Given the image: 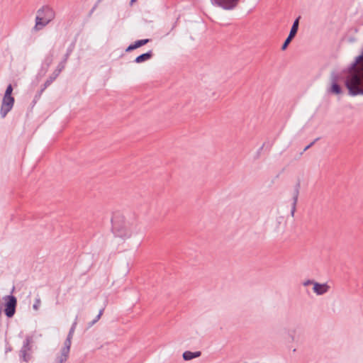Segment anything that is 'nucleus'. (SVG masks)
Returning a JSON list of instances; mask_svg holds the SVG:
<instances>
[{
	"instance_id": "nucleus-1",
	"label": "nucleus",
	"mask_w": 363,
	"mask_h": 363,
	"mask_svg": "<svg viewBox=\"0 0 363 363\" xmlns=\"http://www.w3.org/2000/svg\"><path fill=\"white\" fill-rule=\"evenodd\" d=\"M111 230L116 237L123 239L130 238L136 230V225L125 221V217L119 213H114L111 218Z\"/></svg>"
},
{
	"instance_id": "nucleus-2",
	"label": "nucleus",
	"mask_w": 363,
	"mask_h": 363,
	"mask_svg": "<svg viewBox=\"0 0 363 363\" xmlns=\"http://www.w3.org/2000/svg\"><path fill=\"white\" fill-rule=\"evenodd\" d=\"M55 17V12L52 7L45 5L37 11L35 30H40L50 23Z\"/></svg>"
},
{
	"instance_id": "nucleus-3",
	"label": "nucleus",
	"mask_w": 363,
	"mask_h": 363,
	"mask_svg": "<svg viewBox=\"0 0 363 363\" xmlns=\"http://www.w3.org/2000/svg\"><path fill=\"white\" fill-rule=\"evenodd\" d=\"M4 312L8 318H11L16 313L17 298L13 295H7L4 298Z\"/></svg>"
},
{
	"instance_id": "nucleus-4",
	"label": "nucleus",
	"mask_w": 363,
	"mask_h": 363,
	"mask_svg": "<svg viewBox=\"0 0 363 363\" xmlns=\"http://www.w3.org/2000/svg\"><path fill=\"white\" fill-rule=\"evenodd\" d=\"M14 101L15 99L12 96H4L0 109V115L2 118H5L12 109Z\"/></svg>"
},
{
	"instance_id": "nucleus-5",
	"label": "nucleus",
	"mask_w": 363,
	"mask_h": 363,
	"mask_svg": "<svg viewBox=\"0 0 363 363\" xmlns=\"http://www.w3.org/2000/svg\"><path fill=\"white\" fill-rule=\"evenodd\" d=\"M213 6L224 10H233L237 7L240 0H211Z\"/></svg>"
},
{
	"instance_id": "nucleus-6",
	"label": "nucleus",
	"mask_w": 363,
	"mask_h": 363,
	"mask_svg": "<svg viewBox=\"0 0 363 363\" xmlns=\"http://www.w3.org/2000/svg\"><path fill=\"white\" fill-rule=\"evenodd\" d=\"M300 18H301V16H298L294 21L293 25H292V26L291 28L288 37L286 38V39L285 40V41L284 42L282 46H281V50H286L289 44L291 42V40L294 39V38L296 35L297 31L298 30V25H299V20H300Z\"/></svg>"
},
{
	"instance_id": "nucleus-7",
	"label": "nucleus",
	"mask_w": 363,
	"mask_h": 363,
	"mask_svg": "<svg viewBox=\"0 0 363 363\" xmlns=\"http://www.w3.org/2000/svg\"><path fill=\"white\" fill-rule=\"evenodd\" d=\"M338 79L339 75L335 72H333L331 74L330 80H331V87L330 91L335 94H340L342 93V89L340 86L338 84Z\"/></svg>"
},
{
	"instance_id": "nucleus-8",
	"label": "nucleus",
	"mask_w": 363,
	"mask_h": 363,
	"mask_svg": "<svg viewBox=\"0 0 363 363\" xmlns=\"http://www.w3.org/2000/svg\"><path fill=\"white\" fill-rule=\"evenodd\" d=\"M301 185L300 183H296L294 186V188L291 192V196H292V205H291V215L292 216H294V213L296 209V204L298 201V198L299 195V191H300Z\"/></svg>"
},
{
	"instance_id": "nucleus-9",
	"label": "nucleus",
	"mask_w": 363,
	"mask_h": 363,
	"mask_svg": "<svg viewBox=\"0 0 363 363\" xmlns=\"http://www.w3.org/2000/svg\"><path fill=\"white\" fill-rule=\"evenodd\" d=\"M330 286L326 284L313 283V290L317 295H323L328 291Z\"/></svg>"
},
{
	"instance_id": "nucleus-10",
	"label": "nucleus",
	"mask_w": 363,
	"mask_h": 363,
	"mask_svg": "<svg viewBox=\"0 0 363 363\" xmlns=\"http://www.w3.org/2000/svg\"><path fill=\"white\" fill-rule=\"evenodd\" d=\"M150 41V39H148V38L136 40L135 42H134V43L130 44L129 46H128V48L125 49V52H131L138 48H140V47L146 45Z\"/></svg>"
},
{
	"instance_id": "nucleus-11",
	"label": "nucleus",
	"mask_w": 363,
	"mask_h": 363,
	"mask_svg": "<svg viewBox=\"0 0 363 363\" xmlns=\"http://www.w3.org/2000/svg\"><path fill=\"white\" fill-rule=\"evenodd\" d=\"M152 55H153L152 51L149 50L148 52L143 53V54L138 56L137 57H135V59L134 60V62L135 63H142L143 62H145V61L151 59Z\"/></svg>"
},
{
	"instance_id": "nucleus-12",
	"label": "nucleus",
	"mask_w": 363,
	"mask_h": 363,
	"mask_svg": "<svg viewBox=\"0 0 363 363\" xmlns=\"http://www.w3.org/2000/svg\"><path fill=\"white\" fill-rule=\"evenodd\" d=\"M201 355V352L196 351V352H191V351H185L183 354V359L185 361H189L194 358L199 357Z\"/></svg>"
},
{
	"instance_id": "nucleus-13",
	"label": "nucleus",
	"mask_w": 363,
	"mask_h": 363,
	"mask_svg": "<svg viewBox=\"0 0 363 363\" xmlns=\"http://www.w3.org/2000/svg\"><path fill=\"white\" fill-rule=\"evenodd\" d=\"M69 351H66L64 350H61L60 355L56 357L57 363H64L65 362L69 357Z\"/></svg>"
},
{
	"instance_id": "nucleus-14",
	"label": "nucleus",
	"mask_w": 363,
	"mask_h": 363,
	"mask_svg": "<svg viewBox=\"0 0 363 363\" xmlns=\"http://www.w3.org/2000/svg\"><path fill=\"white\" fill-rule=\"evenodd\" d=\"M60 74L54 71L43 84L44 89H47L57 78Z\"/></svg>"
},
{
	"instance_id": "nucleus-15",
	"label": "nucleus",
	"mask_w": 363,
	"mask_h": 363,
	"mask_svg": "<svg viewBox=\"0 0 363 363\" xmlns=\"http://www.w3.org/2000/svg\"><path fill=\"white\" fill-rule=\"evenodd\" d=\"M33 342V336L27 335L26 337L25 340L23 341V346L21 350H23L25 351H29L31 349L30 343Z\"/></svg>"
},
{
	"instance_id": "nucleus-16",
	"label": "nucleus",
	"mask_w": 363,
	"mask_h": 363,
	"mask_svg": "<svg viewBox=\"0 0 363 363\" xmlns=\"http://www.w3.org/2000/svg\"><path fill=\"white\" fill-rule=\"evenodd\" d=\"M104 308H101L99 311V314L96 316V318L92 321H91L88 323V325H87L88 328H90L91 327H92L96 322H98L99 320V319L101 318V315L104 313Z\"/></svg>"
},
{
	"instance_id": "nucleus-17",
	"label": "nucleus",
	"mask_w": 363,
	"mask_h": 363,
	"mask_svg": "<svg viewBox=\"0 0 363 363\" xmlns=\"http://www.w3.org/2000/svg\"><path fill=\"white\" fill-rule=\"evenodd\" d=\"M19 356L21 359H22L24 362H28L30 359V356L29 354H28V352L23 350H20Z\"/></svg>"
},
{
	"instance_id": "nucleus-18",
	"label": "nucleus",
	"mask_w": 363,
	"mask_h": 363,
	"mask_svg": "<svg viewBox=\"0 0 363 363\" xmlns=\"http://www.w3.org/2000/svg\"><path fill=\"white\" fill-rule=\"evenodd\" d=\"M72 337H69L67 336V338H66V340H65V341L64 342V346L62 348V350H64L69 352L71 344H72Z\"/></svg>"
},
{
	"instance_id": "nucleus-19",
	"label": "nucleus",
	"mask_w": 363,
	"mask_h": 363,
	"mask_svg": "<svg viewBox=\"0 0 363 363\" xmlns=\"http://www.w3.org/2000/svg\"><path fill=\"white\" fill-rule=\"evenodd\" d=\"M77 318L78 317L76 316L75 318V320L73 322L69 330V333H68V335H67V337H73V334L74 333V330H75V328H76V326H77Z\"/></svg>"
},
{
	"instance_id": "nucleus-20",
	"label": "nucleus",
	"mask_w": 363,
	"mask_h": 363,
	"mask_svg": "<svg viewBox=\"0 0 363 363\" xmlns=\"http://www.w3.org/2000/svg\"><path fill=\"white\" fill-rule=\"evenodd\" d=\"M67 61L62 60L57 66V68L55 69L56 72H57L59 74L61 73V72L65 69Z\"/></svg>"
},
{
	"instance_id": "nucleus-21",
	"label": "nucleus",
	"mask_w": 363,
	"mask_h": 363,
	"mask_svg": "<svg viewBox=\"0 0 363 363\" xmlns=\"http://www.w3.org/2000/svg\"><path fill=\"white\" fill-rule=\"evenodd\" d=\"M74 48V43L71 44L70 46L67 48V52H66L65 55H64V57L62 60L67 62V60H68L69 55H71V53L72 52Z\"/></svg>"
},
{
	"instance_id": "nucleus-22",
	"label": "nucleus",
	"mask_w": 363,
	"mask_h": 363,
	"mask_svg": "<svg viewBox=\"0 0 363 363\" xmlns=\"http://www.w3.org/2000/svg\"><path fill=\"white\" fill-rule=\"evenodd\" d=\"M46 89H44V85L43 84L40 89L37 92V94H35V97H34V102H36L37 100H38L42 94L43 93V91L45 90Z\"/></svg>"
},
{
	"instance_id": "nucleus-23",
	"label": "nucleus",
	"mask_w": 363,
	"mask_h": 363,
	"mask_svg": "<svg viewBox=\"0 0 363 363\" xmlns=\"http://www.w3.org/2000/svg\"><path fill=\"white\" fill-rule=\"evenodd\" d=\"M13 91V86L11 84H9L6 87L4 96H11Z\"/></svg>"
},
{
	"instance_id": "nucleus-24",
	"label": "nucleus",
	"mask_w": 363,
	"mask_h": 363,
	"mask_svg": "<svg viewBox=\"0 0 363 363\" xmlns=\"http://www.w3.org/2000/svg\"><path fill=\"white\" fill-rule=\"evenodd\" d=\"M320 138H315L313 142H311L309 145H308L304 149L303 152L308 150L310 147H311L318 140H319Z\"/></svg>"
},
{
	"instance_id": "nucleus-25",
	"label": "nucleus",
	"mask_w": 363,
	"mask_h": 363,
	"mask_svg": "<svg viewBox=\"0 0 363 363\" xmlns=\"http://www.w3.org/2000/svg\"><path fill=\"white\" fill-rule=\"evenodd\" d=\"M40 305V298H36L35 301V303L33 306V308L34 310H38L39 306Z\"/></svg>"
},
{
	"instance_id": "nucleus-26",
	"label": "nucleus",
	"mask_w": 363,
	"mask_h": 363,
	"mask_svg": "<svg viewBox=\"0 0 363 363\" xmlns=\"http://www.w3.org/2000/svg\"><path fill=\"white\" fill-rule=\"evenodd\" d=\"M52 62V59L51 57L45 60V63H46L47 67L45 69L44 74L48 71V69L49 66L51 65Z\"/></svg>"
},
{
	"instance_id": "nucleus-27",
	"label": "nucleus",
	"mask_w": 363,
	"mask_h": 363,
	"mask_svg": "<svg viewBox=\"0 0 363 363\" xmlns=\"http://www.w3.org/2000/svg\"><path fill=\"white\" fill-rule=\"evenodd\" d=\"M313 283H315V282L313 280H307L306 281H305L303 283V285L304 286H307V285H309V284H313Z\"/></svg>"
},
{
	"instance_id": "nucleus-28",
	"label": "nucleus",
	"mask_w": 363,
	"mask_h": 363,
	"mask_svg": "<svg viewBox=\"0 0 363 363\" xmlns=\"http://www.w3.org/2000/svg\"><path fill=\"white\" fill-rule=\"evenodd\" d=\"M136 0H130V4H132L133 2H135Z\"/></svg>"
}]
</instances>
